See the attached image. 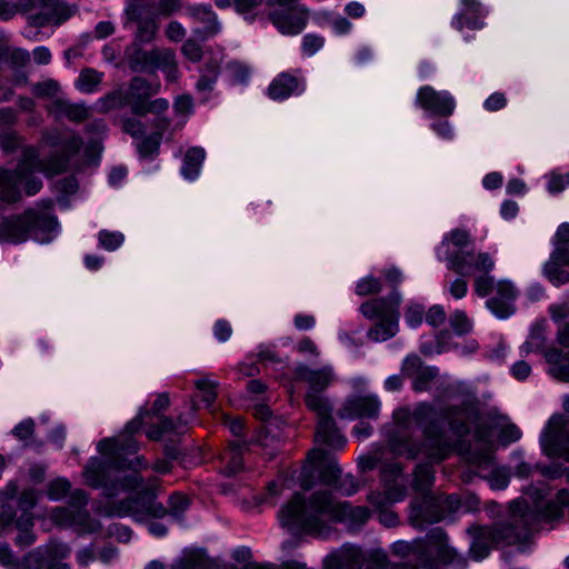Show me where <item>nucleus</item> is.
Masks as SVG:
<instances>
[{
  "label": "nucleus",
  "mask_w": 569,
  "mask_h": 569,
  "mask_svg": "<svg viewBox=\"0 0 569 569\" xmlns=\"http://www.w3.org/2000/svg\"><path fill=\"white\" fill-rule=\"evenodd\" d=\"M129 104V97L124 90L118 89L98 100L100 111L108 112Z\"/></svg>",
  "instance_id": "f704fd0d"
},
{
  "label": "nucleus",
  "mask_w": 569,
  "mask_h": 569,
  "mask_svg": "<svg viewBox=\"0 0 569 569\" xmlns=\"http://www.w3.org/2000/svg\"><path fill=\"white\" fill-rule=\"evenodd\" d=\"M20 143V138L14 132L7 131L0 136V147L6 152L16 150Z\"/></svg>",
  "instance_id": "69168bd1"
},
{
  "label": "nucleus",
  "mask_w": 569,
  "mask_h": 569,
  "mask_svg": "<svg viewBox=\"0 0 569 569\" xmlns=\"http://www.w3.org/2000/svg\"><path fill=\"white\" fill-rule=\"evenodd\" d=\"M521 437V431L519 428L513 423H507L502 426L499 439L502 442V445H509L511 442H515L519 440Z\"/></svg>",
  "instance_id": "4d7b16f0"
},
{
  "label": "nucleus",
  "mask_w": 569,
  "mask_h": 569,
  "mask_svg": "<svg viewBox=\"0 0 569 569\" xmlns=\"http://www.w3.org/2000/svg\"><path fill=\"white\" fill-rule=\"evenodd\" d=\"M87 501L84 491L77 489L71 492L70 507H56L51 510L50 518L58 526L76 527L82 533L94 532L100 526L84 509Z\"/></svg>",
  "instance_id": "f8f14e48"
},
{
  "label": "nucleus",
  "mask_w": 569,
  "mask_h": 569,
  "mask_svg": "<svg viewBox=\"0 0 569 569\" xmlns=\"http://www.w3.org/2000/svg\"><path fill=\"white\" fill-rule=\"evenodd\" d=\"M43 561L47 558L42 547H39L23 558L21 569H41Z\"/></svg>",
  "instance_id": "de8ad7c7"
},
{
  "label": "nucleus",
  "mask_w": 569,
  "mask_h": 569,
  "mask_svg": "<svg viewBox=\"0 0 569 569\" xmlns=\"http://www.w3.org/2000/svg\"><path fill=\"white\" fill-rule=\"evenodd\" d=\"M465 257H467V262H469V271L466 274H469L471 271L488 273L495 267V261L488 253L472 254L466 252Z\"/></svg>",
  "instance_id": "e433bc0d"
},
{
  "label": "nucleus",
  "mask_w": 569,
  "mask_h": 569,
  "mask_svg": "<svg viewBox=\"0 0 569 569\" xmlns=\"http://www.w3.org/2000/svg\"><path fill=\"white\" fill-rule=\"evenodd\" d=\"M476 438L483 443L481 448L469 451L466 459L479 469H488L492 465V450L487 439L488 435L481 428H477Z\"/></svg>",
  "instance_id": "a878e982"
},
{
  "label": "nucleus",
  "mask_w": 569,
  "mask_h": 569,
  "mask_svg": "<svg viewBox=\"0 0 569 569\" xmlns=\"http://www.w3.org/2000/svg\"><path fill=\"white\" fill-rule=\"evenodd\" d=\"M124 241V236L121 232H110L102 230L99 232V242L106 250L112 251L119 248Z\"/></svg>",
  "instance_id": "c03bdc74"
},
{
  "label": "nucleus",
  "mask_w": 569,
  "mask_h": 569,
  "mask_svg": "<svg viewBox=\"0 0 569 569\" xmlns=\"http://www.w3.org/2000/svg\"><path fill=\"white\" fill-rule=\"evenodd\" d=\"M170 121L167 118L159 117L157 118L156 127L157 132L151 136L150 138H147L139 144V152L143 156H151L153 152L157 151L160 144L162 132L167 130L169 127Z\"/></svg>",
  "instance_id": "2f4dec72"
},
{
  "label": "nucleus",
  "mask_w": 569,
  "mask_h": 569,
  "mask_svg": "<svg viewBox=\"0 0 569 569\" xmlns=\"http://www.w3.org/2000/svg\"><path fill=\"white\" fill-rule=\"evenodd\" d=\"M169 108V103L166 99H156L152 101H147L146 104L141 102L133 104V114L143 117L147 113H153L156 116H161Z\"/></svg>",
  "instance_id": "4c0bfd02"
},
{
  "label": "nucleus",
  "mask_w": 569,
  "mask_h": 569,
  "mask_svg": "<svg viewBox=\"0 0 569 569\" xmlns=\"http://www.w3.org/2000/svg\"><path fill=\"white\" fill-rule=\"evenodd\" d=\"M102 76L103 73L94 69H83L76 81V88L83 93H93L98 90Z\"/></svg>",
  "instance_id": "473e14b6"
},
{
  "label": "nucleus",
  "mask_w": 569,
  "mask_h": 569,
  "mask_svg": "<svg viewBox=\"0 0 569 569\" xmlns=\"http://www.w3.org/2000/svg\"><path fill=\"white\" fill-rule=\"evenodd\" d=\"M323 42L321 37L307 34L302 39V50L307 56H312L323 46Z\"/></svg>",
  "instance_id": "13d9d810"
},
{
  "label": "nucleus",
  "mask_w": 569,
  "mask_h": 569,
  "mask_svg": "<svg viewBox=\"0 0 569 569\" xmlns=\"http://www.w3.org/2000/svg\"><path fill=\"white\" fill-rule=\"evenodd\" d=\"M164 33L170 41L179 42L186 37V29L180 22L171 21L167 26Z\"/></svg>",
  "instance_id": "0e129e2a"
},
{
  "label": "nucleus",
  "mask_w": 569,
  "mask_h": 569,
  "mask_svg": "<svg viewBox=\"0 0 569 569\" xmlns=\"http://www.w3.org/2000/svg\"><path fill=\"white\" fill-rule=\"evenodd\" d=\"M150 54L151 50H142L138 41L133 42L124 51V56L128 60V63L130 68L134 71L143 70L149 67L151 59Z\"/></svg>",
  "instance_id": "7c9ffc66"
},
{
  "label": "nucleus",
  "mask_w": 569,
  "mask_h": 569,
  "mask_svg": "<svg viewBox=\"0 0 569 569\" xmlns=\"http://www.w3.org/2000/svg\"><path fill=\"white\" fill-rule=\"evenodd\" d=\"M417 103L435 114L448 117L456 107L453 97L447 91H436L432 87L426 86L417 93Z\"/></svg>",
  "instance_id": "aec40b11"
},
{
  "label": "nucleus",
  "mask_w": 569,
  "mask_h": 569,
  "mask_svg": "<svg viewBox=\"0 0 569 569\" xmlns=\"http://www.w3.org/2000/svg\"><path fill=\"white\" fill-rule=\"evenodd\" d=\"M402 372L412 379V387L416 391H427L431 383L438 378L439 371L436 367H426L417 356H409L402 365Z\"/></svg>",
  "instance_id": "412c9836"
},
{
  "label": "nucleus",
  "mask_w": 569,
  "mask_h": 569,
  "mask_svg": "<svg viewBox=\"0 0 569 569\" xmlns=\"http://www.w3.org/2000/svg\"><path fill=\"white\" fill-rule=\"evenodd\" d=\"M34 430V422L32 419H26L21 421L14 429L13 435L20 439L26 440L32 436Z\"/></svg>",
  "instance_id": "338daca9"
},
{
  "label": "nucleus",
  "mask_w": 569,
  "mask_h": 569,
  "mask_svg": "<svg viewBox=\"0 0 569 569\" xmlns=\"http://www.w3.org/2000/svg\"><path fill=\"white\" fill-rule=\"evenodd\" d=\"M159 86H152L147 80L136 77L131 80L126 93L129 97V106L133 112V104L141 102L146 104L148 99L158 92Z\"/></svg>",
  "instance_id": "cd10ccee"
},
{
  "label": "nucleus",
  "mask_w": 569,
  "mask_h": 569,
  "mask_svg": "<svg viewBox=\"0 0 569 569\" xmlns=\"http://www.w3.org/2000/svg\"><path fill=\"white\" fill-rule=\"evenodd\" d=\"M423 319V308L419 305H411L408 307L406 312V321L407 323L416 328L418 327Z\"/></svg>",
  "instance_id": "e2e57ef3"
},
{
  "label": "nucleus",
  "mask_w": 569,
  "mask_h": 569,
  "mask_svg": "<svg viewBox=\"0 0 569 569\" xmlns=\"http://www.w3.org/2000/svg\"><path fill=\"white\" fill-rule=\"evenodd\" d=\"M32 93L38 98H50L58 99V93L60 91L59 83L53 79H47L41 82H37L32 86Z\"/></svg>",
  "instance_id": "ea45409f"
},
{
  "label": "nucleus",
  "mask_w": 569,
  "mask_h": 569,
  "mask_svg": "<svg viewBox=\"0 0 569 569\" xmlns=\"http://www.w3.org/2000/svg\"><path fill=\"white\" fill-rule=\"evenodd\" d=\"M381 402L377 396L366 395L348 399L338 411L341 419L353 420L357 418L377 419Z\"/></svg>",
  "instance_id": "6ab92c4d"
},
{
  "label": "nucleus",
  "mask_w": 569,
  "mask_h": 569,
  "mask_svg": "<svg viewBox=\"0 0 569 569\" xmlns=\"http://www.w3.org/2000/svg\"><path fill=\"white\" fill-rule=\"evenodd\" d=\"M182 53L190 61L198 62L202 58L201 47L193 40H187L182 46Z\"/></svg>",
  "instance_id": "052dcab7"
},
{
  "label": "nucleus",
  "mask_w": 569,
  "mask_h": 569,
  "mask_svg": "<svg viewBox=\"0 0 569 569\" xmlns=\"http://www.w3.org/2000/svg\"><path fill=\"white\" fill-rule=\"evenodd\" d=\"M270 20L282 34L295 36L306 27L307 13L299 7H291L273 11Z\"/></svg>",
  "instance_id": "4be33fe9"
},
{
  "label": "nucleus",
  "mask_w": 569,
  "mask_h": 569,
  "mask_svg": "<svg viewBox=\"0 0 569 569\" xmlns=\"http://www.w3.org/2000/svg\"><path fill=\"white\" fill-rule=\"evenodd\" d=\"M33 526V520L31 515H21L17 520V527L20 530L17 536V543L21 547H28L36 541V536L30 531Z\"/></svg>",
  "instance_id": "c9c22d12"
},
{
  "label": "nucleus",
  "mask_w": 569,
  "mask_h": 569,
  "mask_svg": "<svg viewBox=\"0 0 569 569\" xmlns=\"http://www.w3.org/2000/svg\"><path fill=\"white\" fill-rule=\"evenodd\" d=\"M401 302L398 291L391 293L388 299H372L361 305L360 310L368 319L379 318V322L368 331V337L373 341H386L398 331L397 308Z\"/></svg>",
  "instance_id": "6e6552de"
},
{
  "label": "nucleus",
  "mask_w": 569,
  "mask_h": 569,
  "mask_svg": "<svg viewBox=\"0 0 569 569\" xmlns=\"http://www.w3.org/2000/svg\"><path fill=\"white\" fill-rule=\"evenodd\" d=\"M149 67L161 69L162 71L176 61V54L170 49H152Z\"/></svg>",
  "instance_id": "a19ab883"
},
{
  "label": "nucleus",
  "mask_w": 569,
  "mask_h": 569,
  "mask_svg": "<svg viewBox=\"0 0 569 569\" xmlns=\"http://www.w3.org/2000/svg\"><path fill=\"white\" fill-rule=\"evenodd\" d=\"M381 290V283L379 279L373 277L362 278L356 287V292L359 296H369L377 293Z\"/></svg>",
  "instance_id": "09e8293b"
},
{
  "label": "nucleus",
  "mask_w": 569,
  "mask_h": 569,
  "mask_svg": "<svg viewBox=\"0 0 569 569\" xmlns=\"http://www.w3.org/2000/svg\"><path fill=\"white\" fill-rule=\"evenodd\" d=\"M51 110L58 117H66L71 121L80 122L86 120L89 114V108L83 103H71L69 100L58 98L52 102Z\"/></svg>",
  "instance_id": "bb28decb"
},
{
  "label": "nucleus",
  "mask_w": 569,
  "mask_h": 569,
  "mask_svg": "<svg viewBox=\"0 0 569 569\" xmlns=\"http://www.w3.org/2000/svg\"><path fill=\"white\" fill-rule=\"evenodd\" d=\"M305 90L302 79L290 73H280L272 80L268 88V94L273 100H283L293 93H300Z\"/></svg>",
  "instance_id": "b1692460"
},
{
  "label": "nucleus",
  "mask_w": 569,
  "mask_h": 569,
  "mask_svg": "<svg viewBox=\"0 0 569 569\" xmlns=\"http://www.w3.org/2000/svg\"><path fill=\"white\" fill-rule=\"evenodd\" d=\"M47 561H58L59 559L67 558L70 552L71 548L62 542L52 541L48 543L47 546L42 547Z\"/></svg>",
  "instance_id": "37998d69"
},
{
  "label": "nucleus",
  "mask_w": 569,
  "mask_h": 569,
  "mask_svg": "<svg viewBox=\"0 0 569 569\" xmlns=\"http://www.w3.org/2000/svg\"><path fill=\"white\" fill-rule=\"evenodd\" d=\"M370 513L366 507H352L347 502L335 501L326 491L315 492L309 500L301 493H296L282 507L279 520L282 527L290 531H305L321 535L325 519L343 521L350 528L363 525Z\"/></svg>",
  "instance_id": "7ed1b4c3"
},
{
  "label": "nucleus",
  "mask_w": 569,
  "mask_h": 569,
  "mask_svg": "<svg viewBox=\"0 0 569 569\" xmlns=\"http://www.w3.org/2000/svg\"><path fill=\"white\" fill-rule=\"evenodd\" d=\"M206 152L202 148L193 147L184 156L181 173L186 179L193 180L198 177L204 160Z\"/></svg>",
  "instance_id": "c756f323"
},
{
  "label": "nucleus",
  "mask_w": 569,
  "mask_h": 569,
  "mask_svg": "<svg viewBox=\"0 0 569 569\" xmlns=\"http://www.w3.org/2000/svg\"><path fill=\"white\" fill-rule=\"evenodd\" d=\"M189 506V500L181 493H174L169 499V512L178 518Z\"/></svg>",
  "instance_id": "603ef678"
},
{
  "label": "nucleus",
  "mask_w": 569,
  "mask_h": 569,
  "mask_svg": "<svg viewBox=\"0 0 569 569\" xmlns=\"http://www.w3.org/2000/svg\"><path fill=\"white\" fill-rule=\"evenodd\" d=\"M218 386L219 383L209 376H203L194 381V387L200 392L201 400L208 408L216 401Z\"/></svg>",
  "instance_id": "72a5a7b5"
},
{
  "label": "nucleus",
  "mask_w": 569,
  "mask_h": 569,
  "mask_svg": "<svg viewBox=\"0 0 569 569\" xmlns=\"http://www.w3.org/2000/svg\"><path fill=\"white\" fill-rule=\"evenodd\" d=\"M475 291L480 297L493 293L486 302L487 307L501 319H506L515 312V300L518 290L509 280L496 281L493 277L483 274L475 279Z\"/></svg>",
  "instance_id": "9d476101"
},
{
  "label": "nucleus",
  "mask_w": 569,
  "mask_h": 569,
  "mask_svg": "<svg viewBox=\"0 0 569 569\" xmlns=\"http://www.w3.org/2000/svg\"><path fill=\"white\" fill-rule=\"evenodd\" d=\"M42 142L51 148H60L62 153H52L46 160H40L33 148H26L23 159L14 172L0 169V206L18 200L19 184H24L28 194L38 192L41 181L31 178V174L42 172L47 177H53L64 172L82 146L80 137L72 133L63 134L58 129L46 131L42 134Z\"/></svg>",
  "instance_id": "f03ea898"
},
{
  "label": "nucleus",
  "mask_w": 569,
  "mask_h": 569,
  "mask_svg": "<svg viewBox=\"0 0 569 569\" xmlns=\"http://www.w3.org/2000/svg\"><path fill=\"white\" fill-rule=\"evenodd\" d=\"M470 242V234L463 229L450 231L437 249L440 260L447 261V267L455 272L465 276L469 271V262L465 257L463 249Z\"/></svg>",
  "instance_id": "dca6fc26"
},
{
  "label": "nucleus",
  "mask_w": 569,
  "mask_h": 569,
  "mask_svg": "<svg viewBox=\"0 0 569 569\" xmlns=\"http://www.w3.org/2000/svg\"><path fill=\"white\" fill-rule=\"evenodd\" d=\"M157 486V480L152 479L148 486L141 488L138 498L121 501L109 513L118 517L131 516L138 521L146 517H163L167 509L154 500Z\"/></svg>",
  "instance_id": "ddd939ff"
},
{
  "label": "nucleus",
  "mask_w": 569,
  "mask_h": 569,
  "mask_svg": "<svg viewBox=\"0 0 569 569\" xmlns=\"http://www.w3.org/2000/svg\"><path fill=\"white\" fill-rule=\"evenodd\" d=\"M191 421L190 418L183 419L182 416L179 417V421L176 425L171 419L163 418L161 420V425L157 430L148 431V437L151 439H159L163 433L169 431L180 432L182 427H186Z\"/></svg>",
  "instance_id": "79ce46f5"
},
{
  "label": "nucleus",
  "mask_w": 569,
  "mask_h": 569,
  "mask_svg": "<svg viewBox=\"0 0 569 569\" xmlns=\"http://www.w3.org/2000/svg\"><path fill=\"white\" fill-rule=\"evenodd\" d=\"M309 462L319 471L321 481L335 485L342 495L351 496L359 490V483L351 475L341 476V470L333 456L322 449H315L308 456Z\"/></svg>",
  "instance_id": "2eb2a0df"
},
{
  "label": "nucleus",
  "mask_w": 569,
  "mask_h": 569,
  "mask_svg": "<svg viewBox=\"0 0 569 569\" xmlns=\"http://www.w3.org/2000/svg\"><path fill=\"white\" fill-rule=\"evenodd\" d=\"M296 376L300 381L308 385L305 401L307 407L318 416L316 442L327 445L333 449L343 448L347 439L337 430L331 417L332 408L328 399L321 395L335 380L332 368L325 366L316 370L300 365L296 369Z\"/></svg>",
  "instance_id": "39448f33"
},
{
  "label": "nucleus",
  "mask_w": 569,
  "mask_h": 569,
  "mask_svg": "<svg viewBox=\"0 0 569 569\" xmlns=\"http://www.w3.org/2000/svg\"><path fill=\"white\" fill-rule=\"evenodd\" d=\"M569 186V172L565 176L551 173L548 182V191L550 193H559Z\"/></svg>",
  "instance_id": "6e6d98bb"
},
{
  "label": "nucleus",
  "mask_w": 569,
  "mask_h": 569,
  "mask_svg": "<svg viewBox=\"0 0 569 569\" xmlns=\"http://www.w3.org/2000/svg\"><path fill=\"white\" fill-rule=\"evenodd\" d=\"M450 325L459 335L466 333L470 330L471 323L462 311H456L450 318Z\"/></svg>",
  "instance_id": "5fc2aeb1"
},
{
  "label": "nucleus",
  "mask_w": 569,
  "mask_h": 569,
  "mask_svg": "<svg viewBox=\"0 0 569 569\" xmlns=\"http://www.w3.org/2000/svg\"><path fill=\"white\" fill-rule=\"evenodd\" d=\"M18 11L39 9L40 12L29 17L32 26H44L47 23L59 24L74 14L77 8L70 7L60 0H20L16 4Z\"/></svg>",
  "instance_id": "f3484780"
},
{
  "label": "nucleus",
  "mask_w": 569,
  "mask_h": 569,
  "mask_svg": "<svg viewBox=\"0 0 569 569\" xmlns=\"http://www.w3.org/2000/svg\"><path fill=\"white\" fill-rule=\"evenodd\" d=\"M538 518V513L531 510L527 502L516 500L510 503L509 518L491 529H483L481 535L488 536L492 542L507 545L525 542L535 530Z\"/></svg>",
  "instance_id": "0eeeda50"
},
{
  "label": "nucleus",
  "mask_w": 569,
  "mask_h": 569,
  "mask_svg": "<svg viewBox=\"0 0 569 569\" xmlns=\"http://www.w3.org/2000/svg\"><path fill=\"white\" fill-rule=\"evenodd\" d=\"M426 320L432 327L442 325L446 320V312L441 306H433L429 309Z\"/></svg>",
  "instance_id": "774afa93"
},
{
  "label": "nucleus",
  "mask_w": 569,
  "mask_h": 569,
  "mask_svg": "<svg viewBox=\"0 0 569 569\" xmlns=\"http://www.w3.org/2000/svg\"><path fill=\"white\" fill-rule=\"evenodd\" d=\"M183 6V0H159L156 10L161 16H170L180 10Z\"/></svg>",
  "instance_id": "bf43d9fd"
},
{
  "label": "nucleus",
  "mask_w": 569,
  "mask_h": 569,
  "mask_svg": "<svg viewBox=\"0 0 569 569\" xmlns=\"http://www.w3.org/2000/svg\"><path fill=\"white\" fill-rule=\"evenodd\" d=\"M179 569H204L206 558L198 552L186 555L179 562Z\"/></svg>",
  "instance_id": "8fccbe9b"
},
{
  "label": "nucleus",
  "mask_w": 569,
  "mask_h": 569,
  "mask_svg": "<svg viewBox=\"0 0 569 569\" xmlns=\"http://www.w3.org/2000/svg\"><path fill=\"white\" fill-rule=\"evenodd\" d=\"M506 104L507 98L505 94L501 92H495L486 99L483 107L486 110L495 112L503 109Z\"/></svg>",
  "instance_id": "680f3d73"
},
{
  "label": "nucleus",
  "mask_w": 569,
  "mask_h": 569,
  "mask_svg": "<svg viewBox=\"0 0 569 569\" xmlns=\"http://www.w3.org/2000/svg\"><path fill=\"white\" fill-rule=\"evenodd\" d=\"M385 565V552L363 551L356 545L345 543L323 559L322 569H382Z\"/></svg>",
  "instance_id": "9b49d317"
},
{
  "label": "nucleus",
  "mask_w": 569,
  "mask_h": 569,
  "mask_svg": "<svg viewBox=\"0 0 569 569\" xmlns=\"http://www.w3.org/2000/svg\"><path fill=\"white\" fill-rule=\"evenodd\" d=\"M566 266H569V250L559 246L545 264V276L555 286H561L569 281V272L565 269Z\"/></svg>",
  "instance_id": "5701e85b"
},
{
  "label": "nucleus",
  "mask_w": 569,
  "mask_h": 569,
  "mask_svg": "<svg viewBox=\"0 0 569 569\" xmlns=\"http://www.w3.org/2000/svg\"><path fill=\"white\" fill-rule=\"evenodd\" d=\"M38 493L33 489L22 491L19 497V508L22 515H31L29 511L36 506Z\"/></svg>",
  "instance_id": "864d4df0"
},
{
  "label": "nucleus",
  "mask_w": 569,
  "mask_h": 569,
  "mask_svg": "<svg viewBox=\"0 0 569 569\" xmlns=\"http://www.w3.org/2000/svg\"><path fill=\"white\" fill-rule=\"evenodd\" d=\"M441 507L439 512L425 511L422 505H413L410 511V522L415 527H422L426 522L439 521L446 512H456L462 509V502L458 496H439L438 498L426 497L423 505L429 508L432 505Z\"/></svg>",
  "instance_id": "a211bd4d"
},
{
  "label": "nucleus",
  "mask_w": 569,
  "mask_h": 569,
  "mask_svg": "<svg viewBox=\"0 0 569 569\" xmlns=\"http://www.w3.org/2000/svg\"><path fill=\"white\" fill-rule=\"evenodd\" d=\"M244 445L233 442L229 451V461L226 467L228 475H234L242 468L241 451Z\"/></svg>",
  "instance_id": "a18cd8bd"
},
{
  "label": "nucleus",
  "mask_w": 569,
  "mask_h": 569,
  "mask_svg": "<svg viewBox=\"0 0 569 569\" xmlns=\"http://www.w3.org/2000/svg\"><path fill=\"white\" fill-rule=\"evenodd\" d=\"M565 415H553L542 435L541 447L549 457H565L569 460V397L563 401Z\"/></svg>",
  "instance_id": "4468645a"
},
{
  "label": "nucleus",
  "mask_w": 569,
  "mask_h": 569,
  "mask_svg": "<svg viewBox=\"0 0 569 569\" xmlns=\"http://www.w3.org/2000/svg\"><path fill=\"white\" fill-rule=\"evenodd\" d=\"M435 471L428 463L419 465L415 470V487L417 490L425 491L432 485Z\"/></svg>",
  "instance_id": "58836bf2"
},
{
  "label": "nucleus",
  "mask_w": 569,
  "mask_h": 569,
  "mask_svg": "<svg viewBox=\"0 0 569 569\" xmlns=\"http://www.w3.org/2000/svg\"><path fill=\"white\" fill-rule=\"evenodd\" d=\"M393 419L398 430L389 443L396 455L413 459L423 453L429 460L440 462L452 449V441L440 431V423L448 422L452 433L461 438L470 430L471 413L458 410L439 416L431 406L421 403L413 411L396 410Z\"/></svg>",
  "instance_id": "f257e3e1"
},
{
  "label": "nucleus",
  "mask_w": 569,
  "mask_h": 569,
  "mask_svg": "<svg viewBox=\"0 0 569 569\" xmlns=\"http://www.w3.org/2000/svg\"><path fill=\"white\" fill-rule=\"evenodd\" d=\"M57 229L58 222L50 208L31 209L22 216L0 220V241L19 243L32 237L46 243L53 239Z\"/></svg>",
  "instance_id": "423d86ee"
},
{
  "label": "nucleus",
  "mask_w": 569,
  "mask_h": 569,
  "mask_svg": "<svg viewBox=\"0 0 569 569\" xmlns=\"http://www.w3.org/2000/svg\"><path fill=\"white\" fill-rule=\"evenodd\" d=\"M142 425L141 415L132 419L126 426V433L118 438H107L98 443L99 452L107 459V461H100L97 458H92L83 471L86 483L93 488H102L107 497H112L118 493L117 485H109L111 467L122 469L124 467L137 468L141 466V458L136 457L134 460L127 461L123 457L127 455H133L138 451V445L136 440L129 436L140 429Z\"/></svg>",
  "instance_id": "20e7f679"
},
{
  "label": "nucleus",
  "mask_w": 569,
  "mask_h": 569,
  "mask_svg": "<svg viewBox=\"0 0 569 569\" xmlns=\"http://www.w3.org/2000/svg\"><path fill=\"white\" fill-rule=\"evenodd\" d=\"M127 14L130 20H138V30L136 33V40L138 42H149L156 37L159 27L154 18L138 19V8L136 4L128 7Z\"/></svg>",
  "instance_id": "c85d7f7f"
},
{
  "label": "nucleus",
  "mask_w": 569,
  "mask_h": 569,
  "mask_svg": "<svg viewBox=\"0 0 569 569\" xmlns=\"http://www.w3.org/2000/svg\"><path fill=\"white\" fill-rule=\"evenodd\" d=\"M509 472L506 468H496L491 471L489 483L492 489L501 490L509 483Z\"/></svg>",
  "instance_id": "3c124183"
},
{
  "label": "nucleus",
  "mask_w": 569,
  "mask_h": 569,
  "mask_svg": "<svg viewBox=\"0 0 569 569\" xmlns=\"http://www.w3.org/2000/svg\"><path fill=\"white\" fill-rule=\"evenodd\" d=\"M71 485L64 478H58L48 485L47 495L51 500L62 499L70 490Z\"/></svg>",
  "instance_id": "49530a36"
},
{
  "label": "nucleus",
  "mask_w": 569,
  "mask_h": 569,
  "mask_svg": "<svg viewBox=\"0 0 569 569\" xmlns=\"http://www.w3.org/2000/svg\"><path fill=\"white\" fill-rule=\"evenodd\" d=\"M392 551L399 557L419 555L423 562L435 560L448 563L453 560L456 552L447 543V536L440 528H436L427 536L426 541H397Z\"/></svg>",
  "instance_id": "1a4fd4ad"
},
{
  "label": "nucleus",
  "mask_w": 569,
  "mask_h": 569,
  "mask_svg": "<svg viewBox=\"0 0 569 569\" xmlns=\"http://www.w3.org/2000/svg\"><path fill=\"white\" fill-rule=\"evenodd\" d=\"M187 12L194 21L204 24L202 30L194 29L193 31L199 38L206 39L219 32L220 27L217 21V16L210 6H191L187 9Z\"/></svg>",
  "instance_id": "393cba45"
}]
</instances>
